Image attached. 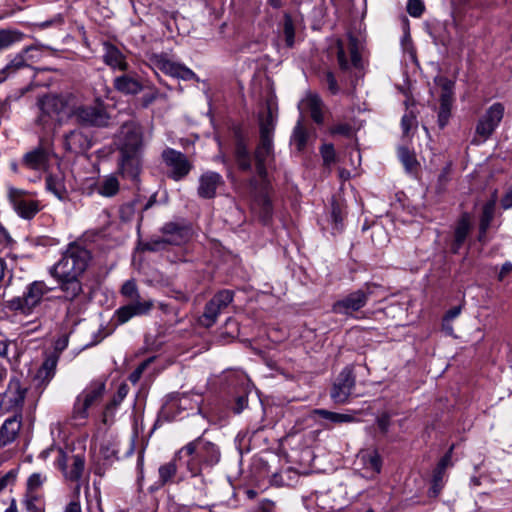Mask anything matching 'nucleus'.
<instances>
[{
	"label": "nucleus",
	"instance_id": "9",
	"mask_svg": "<svg viewBox=\"0 0 512 512\" xmlns=\"http://www.w3.org/2000/svg\"><path fill=\"white\" fill-rule=\"evenodd\" d=\"M116 145L119 154H143L145 144L142 128L134 122L123 124Z\"/></svg>",
	"mask_w": 512,
	"mask_h": 512
},
{
	"label": "nucleus",
	"instance_id": "23",
	"mask_svg": "<svg viewBox=\"0 0 512 512\" xmlns=\"http://www.w3.org/2000/svg\"><path fill=\"white\" fill-rule=\"evenodd\" d=\"M102 58L104 63L113 70L127 71L129 68V64L123 52L109 42L103 44Z\"/></svg>",
	"mask_w": 512,
	"mask_h": 512
},
{
	"label": "nucleus",
	"instance_id": "5",
	"mask_svg": "<svg viewBox=\"0 0 512 512\" xmlns=\"http://www.w3.org/2000/svg\"><path fill=\"white\" fill-rule=\"evenodd\" d=\"M53 288L49 287L44 281H33L28 284L21 296L13 297L6 302V307L15 314L28 316L33 313L45 296Z\"/></svg>",
	"mask_w": 512,
	"mask_h": 512
},
{
	"label": "nucleus",
	"instance_id": "20",
	"mask_svg": "<svg viewBox=\"0 0 512 512\" xmlns=\"http://www.w3.org/2000/svg\"><path fill=\"white\" fill-rule=\"evenodd\" d=\"M165 237L161 239L151 240L144 244V249L148 251H160L166 247V245H180L186 240L188 231L184 228L179 227L174 223H168L163 228Z\"/></svg>",
	"mask_w": 512,
	"mask_h": 512
},
{
	"label": "nucleus",
	"instance_id": "8",
	"mask_svg": "<svg viewBox=\"0 0 512 512\" xmlns=\"http://www.w3.org/2000/svg\"><path fill=\"white\" fill-rule=\"evenodd\" d=\"M360 49L361 43L353 34H348L346 39L336 41L337 62L342 71L362 67Z\"/></svg>",
	"mask_w": 512,
	"mask_h": 512
},
{
	"label": "nucleus",
	"instance_id": "39",
	"mask_svg": "<svg viewBox=\"0 0 512 512\" xmlns=\"http://www.w3.org/2000/svg\"><path fill=\"white\" fill-rule=\"evenodd\" d=\"M236 162L242 171H248L251 168V156L249 155L244 140L239 139L235 150Z\"/></svg>",
	"mask_w": 512,
	"mask_h": 512
},
{
	"label": "nucleus",
	"instance_id": "13",
	"mask_svg": "<svg viewBox=\"0 0 512 512\" xmlns=\"http://www.w3.org/2000/svg\"><path fill=\"white\" fill-rule=\"evenodd\" d=\"M504 111V105L497 102L491 105L479 118L475 132L482 141H486L494 133L503 119Z\"/></svg>",
	"mask_w": 512,
	"mask_h": 512
},
{
	"label": "nucleus",
	"instance_id": "33",
	"mask_svg": "<svg viewBox=\"0 0 512 512\" xmlns=\"http://www.w3.org/2000/svg\"><path fill=\"white\" fill-rule=\"evenodd\" d=\"M33 46H28L18 53L1 71H0V82L4 81L10 73H14L17 70L27 66V57L29 51L33 50Z\"/></svg>",
	"mask_w": 512,
	"mask_h": 512
},
{
	"label": "nucleus",
	"instance_id": "58",
	"mask_svg": "<svg viewBox=\"0 0 512 512\" xmlns=\"http://www.w3.org/2000/svg\"><path fill=\"white\" fill-rule=\"evenodd\" d=\"M377 425L380 431L386 434L390 427V415L387 413H383L377 418Z\"/></svg>",
	"mask_w": 512,
	"mask_h": 512
},
{
	"label": "nucleus",
	"instance_id": "41",
	"mask_svg": "<svg viewBox=\"0 0 512 512\" xmlns=\"http://www.w3.org/2000/svg\"><path fill=\"white\" fill-rule=\"evenodd\" d=\"M19 422L14 418L6 419L1 427L0 434L3 441L11 442L16 437L19 430Z\"/></svg>",
	"mask_w": 512,
	"mask_h": 512
},
{
	"label": "nucleus",
	"instance_id": "56",
	"mask_svg": "<svg viewBox=\"0 0 512 512\" xmlns=\"http://www.w3.org/2000/svg\"><path fill=\"white\" fill-rule=\"evenodd\" d=\"M330 132L332 134L350 137L353 133V129L352 126L348 123H338L330 129Z\"/></svg>",
	"mask_w": 512,
	"mask_h": 512
},
{
	"label": "nucleus",
	"instance_id": "61",
	"mask_svg": "<svg viewBox=\"0 0 512 512\" xmlns=\"http://www.w3.org/2000/svg\"><path fill=\"white\" fill-rule=\"evenodd\" d=\"M15 476L12 471L7 472L4 475H0V493L9 485V483L13 482Z\"/></svg>",
	"mask_w": 512,
	"mask_h": 512
},
{
	"label": "nucleus",
	"instance_id": "29",
	"mask_svg": "<svg viewBox=\"0 0 512 512\" xmlns=\"http://www.w3.org/2000/svg\"><path fill=\"white\" fill-rule=\"evenodd\" d=\"M221 183L222 177L220 174L216 172H207L203 174L199 179L198 195L201 198H213Z\"/></svg>",
	"mask_w": 512,
	"mask_h": 512
},
{
	"label": "nucleus",
	"instance_id": "10",
	"mask_svg": "<svg viewBox=\"0 0 512 512\" xmlns=\"http://www.w3.org/2000/svg\"><path fill=\"white\" fill-rule=\"evenodd\" d=\"M371 294L370 285H366L365 289L352 291L334 302L332 311L336 314L350 316L366 306Z\"/></svg>",
	"mask_w": 512,
	"mask_h": 512
},
{
	"label": "nucleus",
	"instance_id": "57",
	"mask_svg": "<svg viewBox=\"0 0 512 512\" xmlns=\"http://www.w3.org/2000/svg\"><path fill=\"white\" fill-rule=\"evenodd\" d=\"M324 81L325 83L327 84V88L328 90L332 93V94H337L339 92V86H338V83H337V80L334 76V74L330 71L326 72L325 73V76H324Z\"/></svg>",
	"mask_w": 512,
	"mask_h": 512
},
{
	"label": "nucleus",
	"instance_id": "55",
	"mask_svg": "<svg viewBox=\"0 0 512 512\" xmlns=\"http://www.w3.org/2000/svg\"><path fill=\"white\" fill-rule=\"evenodd\" d=\"M424 11L423 3L420 0H409L407 4V12L412 17H420Z\"/></svg>",
	"mask_w": 512,
	"mask_h": 512
},
{
	"label": "nucleus",
	"instance_id": "36",
	"mask_svg": "<svg viewBox=\"0 0 512 512\" xmlns=\"http://www.w3.org/2000/svg\"><path fill=\"white\" fill-rule=\"evenodd\" d=\"M57 363L58 356L51 355L47 357L39 368L36 378L39 379L42 384L47 385L55 375Z\"/></svg>",
	"mask_w": 512,
	"mask_h": 512
},
{
	"label": "nucleus",
	"instance_id": "22",
	"mask_svg": "<svg viewBox=\"0 0 512 512\" xmlns=\"http://www.w3.org/2000/svg\"><path fill=\"white\" fill-rule=\"evenodd\" d=\"M152 308L153 302L151 300L136 301L120 307L115 314L118 323L124 324L134 316L147 314Z\"/></svg>",
	"mask_w": 512,
	"mask_h": 512
},
{
	"label": "nucleus",
	"instance_id": "18",
	"mask_svg": "<svg viewBox=\"0 0 512 512\" xmlns=\"http://www.w3.org/2000/svg\"><path fill=\"white\" fill-rule=\"evenodd\" d=\"M55 465L67 480L78 481L83 474L85 460L81 455L68 456L62 449H59Z\"/></svg>",
	"mask_w": 512,
	"mask_h": 512
},
{
	"label": "nucleus",
	"instance_id": "51",
	"mask_svg": "<svg viewBox=\"0 0 512 512\" xmlns=\"http://www.w3.org/2000/svg\"><path fill=\"white\" fill-rule=\"evenodd\" d=\"M451 107L452 105L440 104L438 111V124L440 128H444L451 116Z\"/></svg>",
	"mask_w": 512,
	"mask_h": 512
},
{
	"label": "nucleus",
	"instance_id": "7",
	"mask_svg": "<svg viewBox=\"0 0 512 512\" xmlns=\"http://www.w3.org/2000/svg\"><path fill=\"white\" fill-rule=\"evenodd\" d=\"M105 389V381L100 379L91 381L76 397L72 411V418L80 421L86 420L89 415V408L96 405L102 399Z\"/></svg>",
	"mask_w": 512,
	"mask_h": 512
},
{
	"label": "nucleus",
	"instance_id": "28",
	"mask_svg": "<svg viewBox=\"0 0 512 512\" xmlns=\"http://www.w3.org/2000/svg\"><path fill=\"white\" fill-rule=\"evenodd\" d=\"M299 109L307 111L316 124H322L324 122V103L319 95L313 93L307 94L300 102Z\"/></svg>",
	"mask_w": 512,
	"mask_h": 512
},
{
	"label": "nucleus",
	"instance_id": "31",
	"mask_svg": "<svg viewBox=\"0 0 512 512\" xmlns=\"http://www.w3.org/2000/svg\"><path fill=\"white\" fill-rule=\"evenodd\" d=\"M65 148L72 152H82L90 147L88 138L79 130H73L65 135Z\"/></svg>",
	"mask_w": 512,
	"mask_h": 512
},
{
	"label": "nucleus",
	"instance_id": "52",
	"mask_svg": "<svg viewBox=\"0 0 512 512\" xmlns=\"http://www.w3.org/2000/svg\"><path fill=\"white\" fill-rule=\"evenodd\" d=\"M154 357H150L143 361L141 364L138 365V367L130 374L129 380L132 383H137L139 379L141 378L143 372L146 370V368L153 362Z\"/></svg>",
	"mask_w": 512,
	"mask_h": 512
},
{
	"label": "nucleus",
	"instance_id": "16",
	"mask_svg": "<svg viewBox=\"0 0 512 512\" xmlns=\"http://www.w3.org/2000/svg\"><path fill=\"white\" fill-rule=\"evenodd\" d=\"M162 159L170 169L169 176L175 181L185 178L192 168V164L187 157L182 152L172 148H166L162 152Z\"/></svg>",
	"mask_w": 512,
	"mask_h": 512
},
{
	"label": "nucleus",
	"instance_id": "45",
	"mask_svg": "<svg viewBox=\"0 0 512 512\" xmlns=\"http://www.w3.org/2000/svg\"><path fill=\"white\" fill-rule=\"evenodd\" d=\"M283 33L287 46L292 47L295 42V26L291 16L288 13L284 14Z\"/></svg>",
	"mask_w": 512,
	"mask_h": 512
},
{
	"label": "nucleus",
	"instance_id": "43",
	"mask_svg": "<svg viewBox=\"0 0 512 512\" xmlns=\"http://www.w3.org/2000/svg\"><path fill=\"white\" fill-rule=\"evenodd\" d=\"M398 157L408 172H413L417 168L418 162L413 152L407 147L398 149Z\"/></svg>",
	"mask_w": 512,
	"mask_h": 512
},
{
	"label": "nucleus",
	"instance_id": "15",
	"mask_svg": "<svg viewBox=\"0 0 512 512\" xmlns=\"http://www.w3.org/2000/svg\"><path fill=\"white\" fill-rule=\"evenodd\" d=\"M27 388L22 387L18 378H11L0 401V409L5 413L21 411L26 397Z\"/></svg>",
	"mask_w": 512,
	"mask_h": 512
},
{
	"label": "nucleus",
	"instance_id": "44",
	"mask_svg": "<svg viewBox=\"0 0 512 512\" xmlns=\"http://www.w3.org/2000/svg\"><path fill=\"white\" fill-rule=\"evenodd\" d=\"M47 476L42 473H33L27 480V494L37 495L36 492L46 482Z\"/></svg>",
	"mask_w": 512,
	"mask_h": 512
},
{
	"label": "nucleus",
	"instance_id": "48",
	"mask_svg": "<svg viewBox=\"0 0 512 512\" xmlns=\"http://www.w3.org/2000/svg\"><path fill=\"white\" fill-rule=\"evenodd\" d=\"M446 471L435 468L432 477L431 493L433 496H437L444 486V478Z\"/></svg>",
	"mask_w": 512,
	"mask_h": 512
},
{
	"label": "nucleus",
	"instance_id": "59",
	"mask_svg": "<svg viewBox=\"0 0 512 512\" xmlns=\"http://www.w3.org/2000/svg\"><path fill=\"white\" fill-rule=\"evenodd\" d=\"M452 450L453 447H451L449 451L440 459L439 463L436 466L437 469L446 471V469L452 465Z\"/></svg>",
	"mask_w": 512,
	"mask_h": 512
},
{
	"label": "nucleus",
	"instance_id": "21",
	"mask_svg": "<svg viewBox=\"0 0 512 512\" xmlns=\"http://www.w3.org/2000/svg\"><path fill=\"white\" fill-rule=\"evenodd\" d=\"M143 154H119L118 172L126 179L138 183L143 167Z\"/></svg>",
	"mask_w": 512,
	"mask_h": 512
},
{
	"label": "nucleus",
	"instance_id": "47",
	"mask_svg": "<svg viewBox=\"0 0 512 512\" xmlns=\"http://www.w3.org/2000/svg\"><path fill=\"white\" fill-rule=\"evenodd\" d=\"M121 294L131 302L141 301L140 294L134 280H127L121 287Z\"/></svg>",
	"mask_w": 512,
	"mask_h": 512
},
{
	"label": "nucleus",
	"instance_id": "19",
	"mask_svg": "<svg viewBox=\"0 0 512 512\" xmlns=\"http://www.w3.org/2000/svg\"><path fill=\"white\" fill-rule=\"evenodd\" d=\"M57 283L58 288L62 292V299L69 302L67 313L74 312V302L78 301L84 294L83 277H52Z\"/></svg>",
	"mask_w": 512,
	"mask_h": 512
},
{
	"label": "nucleus",
	"instance_id": "3",
	"mask_svg": "<svg viewBox=\"0 0 512 512\" xmlns=\"http://www.w3.org/2000/svg\"><path fill=\"white\" fill-rule=\"evenodd\" d=\"M91 252L83 245L72 242L61 258L48 269L51 277H83L91 262Z\"/></svg>",
	"mask_w": 512,
	"mask_h": 512
},
{
	"label": "nucleus",
	"instance_id": "1",
	"mask_svg": "<svg viewBox=\"0 0 512 512\" xmlns=\"http://www.w3.org/2000/svg\"><path fill=\"white\" fill-rule=\"evenodd\" d=\"M278 116L276 98L271 95L266 101V113L258 119L260 143H258V218L263 223H268L272 217V202L270 185L266 180L264 165H270L273 161V133Z\"/></svg>",
	"mask_w": 512,
	"mask_h": 512
},
{
	"label": "nucleus",
	"instance_id": "14",
	"mask_svg": "<svg viewBox=\"0 0 512 512\" xmlns=\"http://www.w3.org/2000/svg\"><path fill=\"white\" fill-rule=\"evenodd\" d=\"M8 198L15 212L23 219L30 220L41 210L40 202L29 198L24 190L10 187Z\"/></svg>",
	"mask_w": 512,
	"mask_h": 512
},
{
	"label": "nucleus",
	"instance_id": "38",
	"mask_svg": "<svg viewBox=\"0 0 512 512\" xmlns=\"http://www.w3.org/2000/svg\"><path fill=\"white\" fill-rule=\"evenodd\" d=\"M315 413L319 415L320 417L330 420L334 423H353L357 421L356 414L358 412L354 411L353 414L350 413H338V412H331L325 409H317L315 410Z\"/></svg>",
	"mask_w": 512,
	"mask_h": 512
},
{
	"label": "nucleus",
	"instance_id": "42",
	"mask_svg": "<svg viewBox=\"0 0 512 512\" xmlns=\"http://www.w3.org/2000/svg\"><path fill=\"white\" fill-rule=\"evenodd\" d=\"M176 456L174 459L168 463H165L159 467V481L162 485L170 482L177 472V465H176Z\"/></svg>",
	"mask_w": 512,
	"mask_h": 512
},
{
	"label": "nucleus",
	"instance_id": "26",
	"mask_svg": "<svg viewBox=\"0 0 512 512\" xmlns=\"http://www.w3.org/2000/svg\"><path fill=\"white\" fill-rule=\"evenodd\" d=\"M114 88L125 95H136L142 91L143 85L136 74L127 73L117 76L113 80Z\"/></svg>",
	"mask_w": 512,
	"mask_h": 512
},
{
	"label": "nucleus",
	"instance_id": "54",
	"mask_svg": "<svg viewBox=\"0 0 512 512\" xmlns=\"http://www.w3.org/2000/svg\"><path fill=\"white\" fill-rule=\"evenodd\" d=\"M416 124V117L413 112H407L402 116L401 128L404 135H408L410 129Z\"/></svg>",
	"mask_w": 512,
	"mask_h": 512
},
{
	"label": "nucleus",
	"instance_id": "34",
	"mask_svg": "<svg viewBox=\"0 0 512 512\" xmlns=\"http://www.w3.org/2000/svg\"><path fill=\"white\" fill-rule=\"evenodd\" d=\"M495 206V197L486 202L485 205L483 206L482 215L479 223V241H484L487 230L489 229L490 224L494 218Z\"/></svg>",
	"mask_w": 512,
	"mask_h": 512
},
{
	"label": "nucleus",
	"instance_id": "53",
	"mask_svg": "<svg viewBox=\"0 0 512 512\" xmlns=\"http://www.w3.org/2000/svg\"><path fill=\"white\" fill-rule=\"evenodd\" d=\"M128 391H129V388L126 384L120 385L118 388L117 394L115 395L113 400L107 405L106 410L108 411V410L116 407L117 405H119L123 401V399L127 396Z\"/></svg>",
	"mask_w": 512,
	"mask_h": 512
},
{
	"label": "nucleus",
	"instance_id": "32",
	"mask_svg": "<svg viewBox=\"0 0 512 512\" xmlns=\"http://www.w3.org/2000/svg\"><path fill=\"white\" fill-rule=\"evenodd\" d=\"M120 189V183L116 175L109 174L101 178L96 184V191L103 197H113Z\"/></svg>",
	"mask_w": 512,
	"mask_h": 512
},
{
	"label": "nucleus",
	"instance_id": "63",
	"mask_svg": "<svg viewBox=\"0 0 512 512\" xmlns=\"http://www.w3.org/2000/svg\"><path fill=\"white\" fill-rule=\"evenodd\" d=\"M275 504L274 502L264 499L258 505V512H274Z\"/></svg>",
	"mask_w": 512,
	"mask_h": 512
},
{
	"label": "nucleus",
	"instance_id": "49",
	"mask_svg": "<svg viewBox=\"0 0 512 512\" xmlns=\"http://www.w3.org/2000/svg\"><path fill=\"white\" fill-rule=\"evenodd\" d=\"M320 153L323 159V164L329 167L335 162V150L332 144H324L320 148Z\"/></svg>",
	"mask_w": 512,
	"mask_h": 512
},
{
	"label": "nucleus",
	"instance_id": "50",
	"mask_svg": "<svg viewBox=\"0 0 512 512\" xmlns=\"http://www.w3.org/2000/svg\"><path fill=\"white\" fill-rule=\"evenodd\" d=\"M26 507L29 512H44V506L39 495H28Z\"/></svg>",
	"mask_w": 512,
	"mask_h": 512
},
{
	"label": "nucleus",
	"instance_id": "4",
	"mask_svg": "<svg viewBox=\"0 0 512 512\" xmlns=\"http://www.w3.org/2000/svg\"><path fill=\"white\" fill-rule=\"evenodd\" d=\"M75 95L72 93L47 94L39 99L40 115L38 121L46 126L50 121L62 122L71 118Z\"/></svg>",
	"mask_w": 512,
	"mask_h": 512
},
{
	"label": "nucleus",
	"instance_id": "64",
	"mask_svg": "<svg viewBox=\"0 0 512 512\" xmlns=\"http://www.w3.org/2000/svg\"><path fill=\"white\" fill-rule=\"evenodd\" d=\"M64 512H82L79 500L74 499L70 501L65 507Z\"/></svg>",
	"mask_w": 512,
	"mask_h": 512
},
{
	"label": "nucleus",
	"instance_id": "60",
	"mask_svg": "<svg viewBox=\"0 0 512 512\" xmlns=\"http://www.w3.org/2000/svg\"><path fill=\"white\" fill-rule=\"evenodd\" d=\"M263 406V413L265 417L266 423L263 425V427L271 426L275 423V414H274V408L273 407H266L262 403Z\"/></svg>",
	"mask_w": 512,
	"mask_h": 512
},
{
	"label": "nucleus",
	"instance_id": "2",
	"mask_svg": "<svg viewBox=\"0 0 512 512\" xmlns=\"http://www.w3.org/2000/svg\"><path fill=\"white\" fill-rule=\"evenodd\" d=\"M220 456L218 447L203 438L189 442L176 453V458L185 465L192 477L200 475L204 468L216 465Z\"/></svg>",
	"mask_w": 512,
	"mask_h": 512
},
{
	"label": "nucleus",
	"instance_id": "27",
	"mask_svg": "<svg viewBox=\"0 0 512 512\" xmlns=\"http://www.w3.org/2000/svg\"><path fill=\"white\" fill-rule=\"evenodd\" d=\"M23 165L30 170H45L49 163V151L42 145L27 152L22 159Z\"/></svg>",
	"mask_w": 512,
	"mask_h": 512
},
{
	"label": "nucleus",
	"instance_id": "35",
	"mask_svg": "<svg viewBox=\"0 0 512 512\" xmlns=\"http://www.w3.org/2000/svg\"><path fill=\"white\" fill-rule=\"evenodd\" d=\"M310 137L308 128L303 124L302 120H299L292 132L291 144L294 145L297 151L302 152L307 144Z\"/></svg>",
	"mask_w": 512,
	"mask_h": 512
},
{
	"label": "nucleus",
	"instance_id": "46",
	"mask_svg": "<svg viewBox=\"0 0 512 512\" xmlns=\"http://www.w3.org/2000/svg\"><path fill=\"white\" fill-rule=\"evenodd\" d=\"M236 377L238 378V380L241 383V386L243 387V395L237 397L234 411L235 413H241L247 406L248 402L246 386L248 385L249 380L246 378L244 374H237Z\"/></svg>",
	"mask_w": 512,
	"mask_h": 512
},
{
	"label": "nucleus",
	"instance_id": "37",
	"mask_svg": "<svg viewBox=\"0 0 512 512\" xmlns=\"http://www.w3.org/2000/svg\"><path fill=\"white\" fill-rule=\"evenodd\" d=\"M358 456L366 469L380 473L382 460L377 450H362Z\"/></svg>",
	"mask_w": 512,
	"mask_h": 512
},
{
	"label": "nucleus",
	"instance_id": "17",
	"mask_svg": "<svg viewBox=\"0 0 512 512\" xmlns=\"http://www.w3.org/2000/svg\"><path fill=\"white\" fill-rule=\"evenodd\" d=\"M152 65L163 73L182 80H197V75L188 67L170 60L164 54H156L150 58Z\"/></svg>",
	"mask_w": 512,
	"mask_h": 512
},
{
	"label": "nucleus",
	"instance_id": "30",
	"mask_svg": "<svg viewBox=\"0 0 512 512\" xmlns=\"http://www.w3.org/2000/svg\"><path fill=\"white\" fill-rule=\"evenodd\" d=\"M46 190L55 195L60 200L68 197V191L65 185V177L62 172L51 173L46 177Z\"/></svg>",
	"mask_w": 512,
	"mask_h": 512
},
{
	"label": "nucleus",
	"instance_id": "6",
	"mask_svg": "<svg viewBox=\"0 0 512 512\" xmlns=\"http://www.w3.org/2000/svg\"><path fill=\"white\" fill-rule=\"evenodd\" d=\"M71 118L83 126H106L109 122V115L101 101L95 100L92 103H81L77 96L73 103Z\"/></svg>",
	"mask_w": 512,
	"mask_h": 512
},
{
	"label": "nucleus",
	"instance_id": "12",
	"mask_svg": "<svg viewBox=\"0 0 512 512\" xmlns=\"http://www.w3.org/2000/svg\"><path fill=\"white\" fill-rule=\"evenodd\" d=\"M356 385V376L354 374L353 366L344 367L336 377L331 391L330 397L336 404H345Z\"/></svg>",
	"mask_w": 512,
	"mask_h": 512
},
{
	"label": "nucleus",
	"instance_id": "40",
	"mask_svg": "<svg viewBox=\"0 0 512 512\" xmlns=\"http://www.w3.org/2000/svg\"><path fill=\"white\" fill-rule=\"evenodd\" d=\"M24 34L14 29L0 30V52L23 39Z\"/></svg>",
	"mask_w": 512,
	"mask_h": 512
},
{
	"label": "nucleus",
	"instance_id": "62",
	"mask_svg": "<svg viewBox=\"0 0 512 512\" xmlns=\"http://www.w3.org/2000/svg\"><path fill=\"white\" fill-rule=\"evenodd\" d=\"M501 206L505 210L512 208V186L507 190V192L502 197Z\"/></svg>",
	"mask_w": 512,
	"mask_h": 512
},
{
	"label": "nucleus",
	"instance_id": "25",
	"mask_svg": "<svg viewBox=\"0 0 512 512\" xmlns=\"http://www.w3.org/2000/svg\"><path fill=\"white\" fill-rule=\"evenodd\" d=\"M278 462L279 459L276 455H271L270 460L263 458L258 459V483L267 480L273 485L279 486L283 484V479L279 474L278 468L275 467L274 470L271 469V463L277 464Z\"/></svg>",
	"mask_w": 512,
	"mask_h": 512
},
{
	"label": "nucleus",
	"instance_id": "24",
	"mask_svg": "<svg viewBox=\"0 0 512 512\" xmlns=\"http://www.w3.org/2000/svg\"><path fill=\"white\" fill-rule=\"evenodd\" d=\"M472 229V219L469 213H463L457 220L453 233V241L451 244V251L456 254L466 241Z\"/></svg>",
	"mask_w": 512,
	"mask_h": 512
},
{
	"label": "nucleus",
	"instance_id": "11",
	"mask_svg": "<svg viewBox=\"0 0 512 512\" xmlns=\"http://www.w3.org/2000/svg\"><path fill=\"white\" fill-rule=\"evenodd\" d=\"M234 293L225 289L216 293L212 299L206 304L204 312L200 317V324L205 327L213 326L218 316L225 312L233 301Z\"/></svg>",
	"mask_w": 512,
	"mask_h": 512
}]
</instances>
